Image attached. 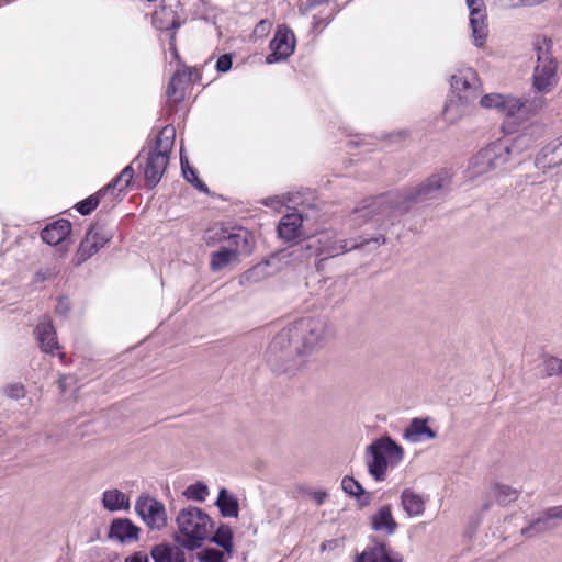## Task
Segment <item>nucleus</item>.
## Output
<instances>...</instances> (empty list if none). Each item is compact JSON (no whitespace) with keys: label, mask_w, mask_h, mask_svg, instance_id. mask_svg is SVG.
<instances>
[{"label":"nucleus","mask_w":562,"mask_h":562,"mask_svg":"<svg viewBox=\"0 0 562 562\" xmlns=\"http://www.w3.org/2000/svg\"><path fill=\"white\" fill-rule=\"evenodd\" d=\"M449 183L447 173H437L419 186L368 199L353 211L350 221L357 226L370 221L380 226L393 225L413 206L441 199Z\"/></svg>","instance_id":"f257e3e1"},{"label":"nucleus","mask_w":562,"mask_h":562,"mask_svg":"<svg viewBox=\"0 0 562 562\" xmlns=\"http://www.w3.org/2000/svg\"><path fill=\"white\" fill-rule=\"evenodd\" d=\"M385 237L378 235L373 238H340L335 231H324L301 243L289 246L293 250L294 261L303 262L311 257H322L323 259L334 258L353 249L367 245H373L374 248L383 245Z\"/></svg>","instance_id":"f03ea898"},{"label":"nucleus","mask_w":562,"mask_h":562,"mask_svg":"<svg viewBox=\"0 0 562 562\" xmlns=\"http://www.w3.org/2000/svg\"><path fill=\"white\" fill-rule=\"evenodd\" d=\"M524 136H518L514 140L504 137L480 149L469 161L465 170L467 180L481 183L504 171L512 158L524 150Z\"/></svg>","instance_id":"7ed1b4c3"},{"label":"nucleus","mask_w":562,"mask_h":562,"mask_svg":"<svg viewBox=\"0 0 562 562\" xmlns=\"http://www.w3.org/2000/svg\"><path fill=\"white\" fill-rule=\"evenodd\" d=\"M266 360L274 372L294 375L304 370L308 360L296 340L291 325L282 328L271 339Z\"/></svg>","instance_id":"20e7f679"},{"label":"nucleus","mask_w":562,"mask_h":562,"mask_svg":"<svg viewBox=\"0 0 562 562\" xmlns=\"http://www.w3.org/2000/svg\"><path fill=\"white\" fill-rule=\"evenodd\" d=\"M176 521L178 526L176 541L189 550L200 548L213 530L209 515L194 506L181 509Z\"/></svg>","instance_id":"39448f33"},{"label":"nucleus","mask_w":562,"mask_h":562,"mask_svg":"<svg viewBox=\"0 0 562 562\" xmlns=\"http://www.w3.org/2000/svg\"><path fill=\"white\" fill-rule=\"evenodd\" d=\"M176 128L166 125L156 137L155 144L148 149L143 167L146 186L154 188L158 184L169 164V155L173 147Z\"/></svg>","instance_id":"423d86ee"},{"label":"nucleus","mask_w":562,"mask_h":562,"mask_svg":"<svg viewBox=\"0 0 562 562\" xmlns=\"http://www.w3.org/2000/svg\"><path fill=\"white\" fill-rule=\"evenodd\" d=\"M537 64L532 72V89L541 94L550 93L559 82L558 61L552 54V41L538 37L533 44Z\"/></svg>","instance_id":"0eeeda50"},{"label":"nucleus","mask_w":562,"mask_h":562,"mask_svg":"<svg viewBox=\"0 0 562 562\" xmlns=\"http://www.w3.org/2000/svg\"><path fill=\"white\" fill-rule=\"evenodd\" d=\"M367 467L375 481H383L387 467L397 465L404 458L403 448L390 437H381L367 447Z\"/></svg>","instance_id":"6e6552de"},{"label":"nucleus","mask_w":562,"mask_h":562,"mask_svg":"<svg viewBox=\"0 0 562 562\" xmlns=\"http://www.w3.org/2000/svg\"><path fill=\"white\" fill-rule=\"evenodd\" d=\"M290 325L308 361L311 355L325 345L330 334L328 321L322 316L302 317Z\"/></svg>","instance_id":"1a4fd4ad"},{"label":"nucleus","mask_w":562,"mask_h":562,"mask_svg":"<svg viewBox=\"0 0 562 562\" xmlns=\"http://www.w3.org/2000/svg\"><path fill=\"white\" fill-rule=\"evenodd\" d=\"M293 250L289 247L272 254L267 260L259 262L240 276V284L259 283L279 271L284 265L294 263Z\"/></svg>","instance_id":"9d476101"},{"label":"nucleus","mask_w":562,"mask_h":562,"mask_svg":"<svg viewBox=\"0 0 562 562\" xmlns=\"http://www.w3.org/2000/svg\"><path fill=\"white\" fill-rule=\"evenodd\" d=\"M451 89L454 98H462L464 102H475L480 98L482 87L476 71L464 68L451 76Z\"/></svg>","instance_id":"9b49d317"},{"label":"nucleus","mask_w":562,"mask_h":562,"mask_svg":"<svg viewBox=\"0 0 562 562\" xmlns=\"http://www.w3.org/2000/svg\"><path fill=\"white\" fill-rule=\"evenodd\" d=\"M204 238L207 245L224 243L223 246H232L237 258L240 254H249L251 250L250 235L246 229L239 228L231 233L223 227H214L206 232Z\"/></svg>","instance_id":"f8f14e48"},{"label":"nucleus","mask_w":562,"mask_h":562,"mask_svg":"<svg viewBox=\"0 0 562 562\" xmlns=\"http://www.w3.org/2000/svg\"><path fill=\"white\" fill-rule=\"evenodd\" d=\"M135 512L150 529L160 530L167 525L166 509L162 503L148 495H139Z\"/></svg>","instance_id":"ddd939ff"},{"label":"nucleus","mask_w":562,"mask_h":562,"mask_svg":"<svg viewBox=\"0 0 562 562\" xmlns=\"http://www.w3.org/2000/svg\"><path fill=\"white\" fill-rule=\"evenodd\" d=\"M112 232L102 225H92L80 243L76 252L77 265H80L97 254L112 238Z\"/></svg>","instance_id":"4468645a"},{"label":"nucleus","mask_w":562,"mask_h":562,"mask_svg":"<svg viewBox=\"0 0 562 562\" xmlns=\"http://www.w3.org/2000/svg\"><path fill=\"white\" fill-rule=\"evenodd\" d=\"M271 53L266 57L267 64L286 60L295 49V36L286 25H279L269 45Z\"/></svg>","instance_id":"2eb2a0df"},{"label":"nucleus","mask_w":562,"mask_h":562,"mask_svg":"<svg viewBox=\"0 0 562 562\" xmlns=\"http://www.w3.org/2000/svg\"><path fill=\"white\" fill-rule=\"evenodd\" d=\"M470 11V29L472 43L476 47L484 46L487 35V14L483 0H465Z\"/></svg>","instance_id":"dca6fc26"},{"label":"nucleus","mask_w":562,"mask_h":562,"mask_svg":"<svg viewBox=\"0 0 562 562\" xmlns=\"http://www.w3.org/2000/svg\"><path fill=\"white\" fill-rule=\"evenodd\" d=\"M480 105L486 110H494L506 119L518 117L520 98L513 94L487 93L480 98Z\"/></svg>","instance_id":"f3484780"},{"label":"nucleus","mask_w":562,"mask_h":562,"mask_svg":"<svg viewBox=\"0 0 562 562\" xmlns=\"http://www.w3.org/2000/svg\"><path fill=\"white\" fill-rule=\"evenodd\" d=\"M535 166L542 172L562 166V136L541 148L536 156Z\"/></svg>","instance_id":"a211bd4d"},{"label":"nucleus","mask_w":562,"mask_h":562,"mask_svg":"<svg viewBox=\"0 0 562 562\" xmlns=\"http://www.w3.org/2000/svg\"><path fill=\"white\" fill-rule=\"evenodd\" d=\"M134 177L133 167L126 166L110 183L101 189L100 195H109L108 206H114Z\"/></svg>","instance_id":"6ab92c4d"},{"label":"nucleus","mask_w":562,"mask_h":562,"mask_svg":"<svg viewBox=\"0 0 562 562\" xmlns=\"http://www.w3.org/2000/svg\"><path fill=\"white\" fill-rule=\"evenodd\" d=\"M35 335L43 352L54 355L59 350L56 330L49 316L44 315L38 322Z\"/></svg>","instance_id":"aec40b11"},{"label":"nucleus","mask_w":562,"mask_h":562,"mask_svg":"<svg viewBox=\"0 0 562 562\" xmlns=\"http://www.w3.org/2000/svg\"><path fill=\"white\" fill-rule=\"evenodd\" d=\"M403 558L398 552L389 549L385 544L379 543L367 548L357 555L355 562H402Z\"/></svg>","instance_id":"412c9836"},{"label":"nucleus","mask_w":562,"mask_h":562,"mask_svg":"<svg viewBox=\"0 0 562 562\" xmlns=\"http://www.w3.org/2000/svg\"><path fill=\"white\" fill-rule=\"evenodd\" d=\"M139 528L127 518H116L111 522L109 537L120 542L138 539Z\"/></svg>","instance_id":"4be33fe9"},{"label":"nucleus","mask_w":562,"mask_h":562,"mask_svg":"<svg viewBox=\"0 0 562 562\" xmlns=\"http://www.w3.org/2000/svg\"><path fill=\"white\" fill-rule=\"evenodd\" d=\"M303 217L299 212L284 215L279 225L278 233L280 238L292 241L302 236Z\"/></svg>","instance_id":"5701e85b"},{"label":"nucleus","mask_w":562,"mask_h":562,"mask_svg":"<svg viewBox=\"0 0 562 562\" xmlns=\"http://www.w3.org/2000/svg\"><path fill=\"white\" fill-rule=\"evenodd\" d=\"M71 232V224L68 220H58L47 225L41 233L43 241L56 246L64 241Z\"/></svg>","instance_id":"b1692460"},{"label":"nucleus","mask_w":562,"mask_h":562,"mask_svg":"<svg viewBox=\"0 0 562 562\" xmlns=\"http://www.w3.org/2000/svg\"><path fill=\"white\" fill-rule=\"evenodd\" d=\"M403 437L412 443H418L436 438V432L427 425L426 419L414 418L405 428Z\"/></svg>","instance_id":"393cba45"},{"label":"nucleus","mask_w":562,"mask_h":562,"mask_svg":"<svg viewBox=\"0 0 562 562\" xmlns=\"http://www.w3.org/2000/svg\"><path fill=\"white\" fill-rule=\"evenodd\" d=\"M401 504L407 516L417 517L425 512L426 497L411 488H405L401 494Z\"/></svg>","instance_id":"a878e982"},{"label":"nucleus","mask_w":562,"mask_h":562,"mask_svg":"<svg viewBox=\"0 0 562 562\" xmlns=\"http://www.w3.org/2000/svg\"><path fill=\"white\" fill-rule=\"evenodd\" d=\"M474 102H464L459 98L450 99L443 109L442 115L448 124H456L470 113Z\"/></svg>","instance_id":"bb28decb"},{"label":"nucleus","mask_w":562,"mask_h":562,"mask_svg":"<svg viewBox=\"0 0 562 562\" xmlns=\"http://www.w3.org/2000/svg\"><path fill=\"white\" fill-rule=\"evenodd\" d=\"M102 506L109 512L128 510L131 507L130 497L117 488L106 490L102 493Z\"/></svg>","instance_id":"cd10ccee"},{"label":"nucleus","mask_w":562,"mask_h":562,"mask_svg":"<svg viewBox=\"0 0 562 562\" xmlns=\"http://www.w3.org/2000/svg\"><path fill=\"white\" fill-rule=\"evenodd\" d=\"M372 529L386 535H393L397 529V522L394 520L391 507L389 505L382 506L371 517Z\"/></svg>","instance_id":"c85d7f7f"},{"label":"nucleus","mask_w":562,"mask_h":562,"mask_svg":"<svg viewBox=\"0 0 562 562\" xmlns=\"http://www.w3.org/2000/svg\"><path fill=\"white\" fill-rule=\"evenodd\" d=\"M190 69L176 71L167 87V97L175 102L181 101L183 99L184 86L190 81Z\"/></svg>","instance_id":"c756f323"},{"label":"nucleus","mask_w":562,"mask_h":562,"mask_svg":"<svg viewBox=\"0 0 562 562\" xmlns=\"http://www.w3.org/2000/svg\"><path fill=\"white\" fill-rule=\"evenodd\" d=\"M154 25L159 30L176 31L180 26V21L171 9H161L155 12L153 18Z\"/></svg>","instance_id":"7c9ffc66"},{"label":"nucleus","mask_w":562,"mask_h":562,"mask_svg":"<svg viewBox=\"0 0 562 562\" xmlns=\"http://www.w3.org/2000/svg\"><path fill=\"white\" fill-rule=\"evenodd\" d=\"M151 558L155 562H182V553L169 544H157L151 549Z\"/></svg>","instance_id":"2f4dec72"},{"label":"nucleus","mask_w":562,"mask_h":562,"mask_svg":"<svg viewBox=\"0 0 562 562\" xmlns=\"http://www.w3.org/2000/svg\"><path fill=\"white\" fill-rule=\"evenodd\" d=\"M216 505L220 508L221 514L224 517H237L238 516V502L237 499L228 494L225 488H222L218 493Z\"/></svg>","instance_id":"473e14b6"},{"label":"nucleus","mask_w":562,"mask_h":562,"mask_svg":"<svg viewBox=\"0 0 562 562\" xmlns=\"http://www.w3.org/2000/svg\"><path fill=\"white\" fill-rule=\"evenodd\" d=\"M235 259L236 250L232 246H221L220 250L212 254L210 267L212 271H220Z\"/></svg>","instance_id":"72a5a7b5"},{"label":"nucleus","mask_w":562,"mask_h":562,"mask_svg":"<svg viewBox=\"0 0 562 562\" xmlns=\"http://www.w3.org/2000/svg\"><path fill=\"white\" fill-rule=\"evenodd\" d=\"M520 104L518 117H526L539 113L547 105V100L543 95L536 94L529 98H520Z\"/></svg>","instance_id":"f704fd0d"},{"label":"nucleus","mask_w":562,"mask_h":562,"mask_svg":"<svg viewBox=\"0 0 562 562\" xmlns=\"http://www.w3.org/2000/svg\"><path fill=\"white\" fill-rule=\"evenodd\" d=\"M555 527L553 522L549 521V518L542 514L537 519L532 520L529 526L521 529V535L531 538L538 535H541L548 530H551Z\"/></svg>","instance_id":"c9c22d12"},{"label":"nucleus","mask_w":562,"mask_h":562,"mask_svg":"<svg viewBox=\"0 0 562 562\" xmlns=\"http://www.w3.org/2000/svg\"><path fill=\"white\" fill-rule=\"evenodd\" d=\"M492 493L496 501L501 504H508L515 502L520 492L509 485L495 483L492 486Z\"/></svg>","instance_id":"e433bc0d"},{"label":"nucleus","mask_w":562,"mask_h":562,"mask_svg":"<svg viewBox=\"0 0 562 562\" xmlns=\"http://www.w3.org/2000/svg\"><path fill=\"white\" fill-rule=\"evenodd\" d=\"M100 193H101V190H99L95 194H92L89 198L77 203L76 210L81 215H88L99 205L100 202L103 203L104 207H109L106 205V203L109 201V195H100Z\"/></svg>","instance_id":"4c0bfd02"},{"label":"nucleus","mask_w":562,"mask_h":562,"mask_svg":"<svg viewBox=\"0 0 562 562\" xmlns=\"http://www.w3.org/2000/svg\"><path fill=\"white\" fill-rule=\"evenodd\" d=\"M300 193H289L286 195L281 196H270L263 200V204L269 206L276 211H281L282 206L286 203H292L294 206H299L301 204Z\"/></svg>","instance_id":"58836bf2"},{"label":"nucleus","mask_w":562,"mask_h":562,"mask_svg":"<svg viewBox=\"0 0 562 562\" xmlns=\"http://www.w3.org/2000/svg\"><path fill=\"white\" fill-rule=\"evenodd\" d=\"M212 541L231 553L233 550V531L231 527L221 525L212 537Z\"/></svg>","instance_id":"ea45409f"},{"label":"nucleus","mask_w":562,"mask_h":562,"mask_svg":"<svg viewBox=\"0 0 562 562\" xmlns=\"http://www.w3.org/2000/svg\"><path fill=\"white\" fill-rule=\"evenodd\" d=\"M183 494L188 499L204 502L209 495V488L204 483L198 482L189 485Z\"/></svg>","instance_id":"a19ab883"},{"label":"nucleus","mask_w":562,"mask_h":562,"mask_svg":"<svg viewBox=\"0 0 562 562\" xmlns=\"http://www.w3.org/2000/svg\"><path fill=\"white\" fill-rule=\"evenodd\" d=\"M542 372L546 376L562 373V360L555 357L546 358L542 362Z\"/></svg>","instance_id":"79ce46f5"},{"label":"nucleus","mask_w":562,"mask_h":562,"mask_svg":"<svg viewBox=\"0 0 562 562\" xmlns=\"http://www.w3.org/2000/svg\"><path fill=\"white\" fill-rule=\"evenodd\" d=\"M341 488L345 493L351 496H360L364 493L361 484L351 476H345L341 481Z\"/></svg>","instance_id":"37998d69"},{"label":"nucleus","mask_w":562,"mask_h":562,"mask_svg":"<svg viewBox=\"0 0 562 562\" xmlns=\"http://www.w3.org/2000/svg\"><path fill=\"white\" fill-rule=\"evenodd\" d=\"M180 164H181V170L184 179L193 183L194 181H198V175L195 170L190 166L188 157L183 155V150L181 149L180 153Z\"/></svg>","instance_id":"c03bdc74"},{"label":"nucleus","mask_w":562,"mask_h":562,"mask_svg":"<svg viewBox=\"0 0 562 562\" xmlns=\"http://www.w3.org/2000/svg\"><path fill=\"white\" fill-rule=\"evenodd\" d=\"M201 562H224V553L216 549H205L200 557Z\"/></svg>","instance_id":"a18cd8bd"},{"label":"nucleus","mask_w":562,"mask_h":562,"mask_svg":"<svg viewBox=\"0 0 562 562\" xmlns=\"http://www.w3.org/2000/svg\"><path fill=\"white\" fill-rule=\"evenodd\" d=\"M57 274V271L55 268H46L38 270L34 277H33V283L34 284H42L47 280H50L55 278Z\"/></svg>","instance_id":"49530a36"},{"label":"nucleus","mask_w":562,"mask_h":562,"mask_svg":"<svg viewBox=\"0 0 562 562\" xmlns=\"http://www.w3.org/2000/svg\"><path fill=\"white\" fill-rule=\"evenodd\" d=\"M233 59L231 54L221 55L217 58L215 68L218 72H227L232 68Z\"/></svg>","instance_id":"de8ad7c7"},{"label":"nucleus","mask_w":562,"mask_h":562,"mask_svg":"<svg viewBox=\"0 0 562 562\" xmlns=\"http://www.w3.org/2000/svg\"><path fill=\"white\" fill-rule=\"evenodd\" d=\"M271 27H272L271 21L261 20L256 24V26L254 29V34L258 37H265L269 34Z\"/></svg>","instance_id":"09e8293b"},{"label":"nucleus","mask_w":562,"mask_h":562,"mask_svg":"<svg viewBox=\"0 0 562 562\" xmlns=\"http://www.w3.org/2000/svg\"><path fill=\"white\" fill-rule=\"evenodd\" d=\"M344 547V539L337 538V539H330L326 540L321 544L322 551H334L336 549H340Z\"/></svg>","instance_id":"8fccbe9b"},{"label":"nucleus","mask_w":562,"mask_h":562,"mask_svg":"<svg viewBox=\"0 0 562 562\" xmlns=\"http://www.w3.org/2000/svg\"><path fill=\"white\" fill-rule=\"evenodd\" d=\"M5 392L9 397L15 398V400L22 398L25 395L24 387L21 384L10 385L7 387Z\"/></svg>","instance_id":"3c124183"},{"label":"nucleus","mask_w":562,"mask_h":562,"mask_svg":"<svg viewBox=\"0 0 562 562\" xmlns=\"http://www.w3.org/2000/svg\"><path fill=\"white\" fill-rule=\"evenodd\" d=\"M543 514L549 518L550 522H553L554 519H562V505L550 507Z\"/></svg>","instance_id":"603ef678"},{"label":"nucleus","mask_w":562,"mask_h":562,"mask_svg":"<svg viewBox=\"0 0 562 562\" xmlns=\"http://www.w3.org/2000/svg\"><path fill=\"white\" fill-rule=\"evenodd\" d=\"M70 311V302L67 297H60L56 305V312L66 315Z\"/></svg>","instance_id":"864d4df0"},{"label":"nucleus","mask_w":562,"mask_h":562,"mask_svg":"<svg viewBox=\"0 0 562 562\" xmlns=\"http://www.w3.org/2000/svg\"><path fill=\"white\" fill-rule=\"evenodd\" d=\"M125 562H149V558L145 552L138 551L128 555Z\"/></svg>","instance_id":"5fc2aeb1"},{"label":"nucleus","mask_w":562,"mask_h":562,"mask_svg":"<svg viewBox=\"0 0 562 562\" xmlns=\"http://www.w3.org/2000/svg\"><path fill=\"white\" fill-rule=\"evenodd\" d=\"M311 495L318 505H322L327 498V493L324 491H315Z\"/></svg>","instance_id":"6e6d98bb"},{"label":"nucleus","mask_w":562,"mask_h":562,"mask_svg":"<svg viewBox=\"0 0 562 562\" xmlns=\"http://www.w3.org/2000/svg\"><path fill=\"white\" fill-rule=\"evenodd\" d=\"M198 190H200L201 192H207V187L204 182H202L199 178H198V181H194L192 183Z\"/></svg>","instance_id":"4d7b16f0"},{"label":"nucleus","mask_w":562,"mask_h":562,"mask_svg":"<svg viewBox=\"0 0 562 562\" xmlns=\"http://www.w3.org/2000/svg\"><path fill=\"white\" fill-rule=\"evenodd\" d=\"M520 1L528 5H535V4L543 2L544 0H520Z\"/></svg>","instance_id":"13d9d810"},{"label":"nucleus","mask_w":562,"mask_h":562,"mask_svg":"<svg viewBox=\"0 0 562 562\" xmlns=\"http://www.w3.org/2000/svg\"><path fill=\"white\" fill-rule=\"evenodd\" d=\"M324 0H313V5L321 4Z\"/></svg>","instance_id":"bf43d9fd"},{"label":"nucleus","mask_w":562,"mask_h":562,"mask_svg":"<svg viewBox=\"0 0 562 562\" xmlns=\"http://www.w3.org/2000/svg\"><path fill=\"white\" fill-rule=\"evenodd\" d=\"M144 154H145V149H143V150L139 153V155H138V157H137V160H140Z\"/></svg>","instance_id":"052dcab7"},{"label":"nucleus","mask_w":562,"mask_h":562,"mask_svg":"<svg viewBox=\"0 0 562 562\" xmlns=\"http://www.w3.org/2000/svg\"><path fill=\"white\" fill-rule=\"evenodd\" d=\"M490 506H491V503H486V504H484L483 509L486 510L490 508Z\"/></svg>","instance_id":"680f3d73"},{"label":"nucleus","mask_w":562,"mask_h":562,"mask_svg":"<svg viewBox=\"0 0 562 562\" xmlns=\"http://www.w3.org/2000/svg\"><path fill=\"white\" fill-rule=\"evenodd\" d=\"M59 384H60V387H64V380L63 379L59 380Z\"/></svg>","instance_id":"e2e57ef3"}]
</instances>
